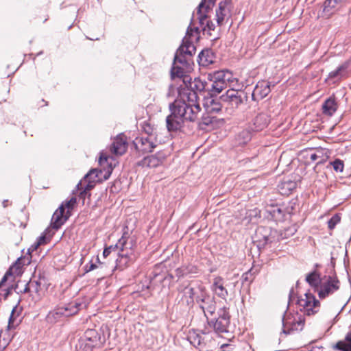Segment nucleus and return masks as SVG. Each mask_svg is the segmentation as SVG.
Returning <instances> with one entry per match:
<instances>
[{
    "label": "nucleus",
    "mask_w": 351,
    "mask_h": 351,
    "mask_svg": "<svg viewBox=\"0 0 351 351\" xmlns=\"http://www.w3.org/2000/svg\"><path fill=\"white\" fill-rule=\"evenodd\" d=\"M230 78L231 73L224 71L208 73L206 82L199 79H195L191 82V78L189 77L186 86L189 84L191 89L183 91L180 97L169 106L171 113L166 119L168 130H178L182 127L184 121H194L197 118L201 108L195 89L199 92L208 90L212 95H216L226 88L228 83L233 82L234 80Z\"/></svg>",
    "instance_id": "obj_1"
},
{
    "label": "nucleus",
    "mask_w": 351,
    "mask_h": 351,
    "mask_svg": "<svg viewBox=\"0 0 351 351\" xmlns=\"http://www.w3.org/2000/svg\"><path fill=\"white\" fill-rule=\"evenodd\" d=\"M306 280L321 299L332 294L340 287V282L336 274L332 272L322 274L315 271L306 276Z\"/></svg>",
    "instance_id": "obj_2"
},
{
    "label": "nucleus",
    "mask_w": 351,
    "mask_h": 351,
    "mask_svg": "<svg viewBox=\"0 0 351 351\" xmlns=\"http://www.w3.org/2000/svg\"><path fill=\"white\" fill-rule=\"evenodd\" d=\"M118 248L117 258L115 268L124 269L128 267L134 260V242L132 239L123 235L117 243Z\"/></svg>",
    "instance_id": "obj_3"
},
{
    "label": "nucleus",
    "mask_w": 351,
    "mask_h": 351,
    "mask_svg": "<svg viewBox=\"0 0 351 351\" xmlns=\"http://www.w3.org/2000/svg\"><path fill=\"white\" fill-rule=\"evenodd\" d=\"M80 304L76 302L69 303L64 306L58 307L50 311L47 315V321L53 324L58 322L62 317H69L76 314Z\"/></svg>",
    "instance_id": "obj_4"
},
{
    "label": "nucleus",
    "mask_w": 351,
    "mask_h": 351,
    "mask_svg": "<svg viewBox=\"0 0 351 351\" xmlns=\"http://www.w3.org/2000/svg\"><path fill=\"white\" fill-rule=\"evenodd\" d=\"M230 80L234 81L228 84L227 87H230V88L226 91V94L221 95V99L233 108H238L243 102L244 98H245V93L234 88V83L237 82V80L233 78L232 75Z\"/></svg>",
    "instance_id": "obj_5"
},
{
    "label": "nucleus",
    "mask_w": 351,
    "mask_h": 351,
    "mask_svg": "<svg viewBox=\"0 0 351 351\" xmlns=\"http://www.w3.org/2000/svg\"><path fill=\"white\" fill-rule=\"evenodd\" d=\"M304 324L302 316L298 313L287 311L282 318L283 332L289 334L292 331L300 330Z\"/></svg>",
    "instance_id": "obj_6"
},
{
    "label": "nucleus",
    "mask_w": 351,
    "mask_h": 351,
    "mask_svg": "<svg viewBox=\"0 0 351 351\" xmlns=\"http://www.w3.org/2000/svg\"><path fill=\"white\" fill-rule=\"evenodd\" d=\"M190 69V63L186 58L180 57L178 55L175 56L171 71L172 78H182L183 82L186 84V81L189 79L186 73Z\"/></svg>",
    "instance_id": "obj_7"
},
{
    "label": "nucleus",
    "mask_w": 351,
    "mask_h": 351,
    "mask_svg": "<svg viewBox=\"0 0 351 351\" xmlns=\"http://www.w3.org/2000/svg\"><path fill=\"white\" fill-rule=\"evenodd\" d=\"M298 304L301 311L307 315L317 313L320 307V303L315 295L311 293H306L298 300Z\"/></svg>",
    "instance_id": "obj_8"
},
{
    "label": "nucleus",
    "mask_w": 351,
    "mask_h": 351,
    "mask_svg": "<svg viewBox=\"0 0 351 351\" xmlns=\"http://www.w3.org/2000/svg\"><path fill=\"white\" fill-rule=\"evenodd\" d=\"M198 37L197 29L193 30L190 28L188 29L186 34L182 40V44L180 47L176 55L180 57L185 58V56H191L195 52V47L193 44V40H196Z\"/></svg>",
    "instance_id": "obj_9"
},
{
    "label": "nucleus",
    "mask_w": 351,
    "mask_h": 351,
    "mask_svg": "<svg viewBox=\"0 0 351 351\" xmlns=\"http://www.w3.org/2000/svg\"><path fill=\"white\" fill-rule=\"evenodd\" d=\"M215 0H203L198 6L197 14L199 15L198 19L199 23L202 26L204 32H208V34H210V32L215 29V24L208 21L206 19V13L211 9L215 3Z\"/></svg>",
    "instance_id": "obj_10"
},
{
    "label": "nucleus",
    "mask_w": 351,
    "mask_h": 351,
    "mask_svg": "<svg viewBox=\"0 0 351 351\" xmlns=\"http://www.w3.org/2000/svg\"><path fill=\"white\" fill-rule=\"evenodd\" d=\"M196 302L204 313L206 317L212 315L215 311V301L206 291L204 287L201 295L196 296Z\"/></svg>",
    "instance_id": "obj_11"
},
{
    "label": "nucleus",
    "mask_w": 351,
    "mask_h": 351,
    "mask_svg": "<svg viewBox=\"0 0 351 351\" xmlns=\"http://www.w3.org/2000/svg\"><path fill=\"white\" fill-rule=\"evenodd\" d=\"M137 149L143 152H152L157 145L156 137L152 134L136 138L134 141Z\"/></svg>",
    "instance_id": "obj_12"
},
{
    "label": "nucleus",
    "mask_w": 351,
    "mask_h": 351,
    "mask_svg": "<svg viewBox=\"0 0 351 351\" xmlns=\"http://www.w3.org/2000/svg\"><path fill=\"white\" fill-rule=\"evenodd\" d=\"M204 287L202 285H196L195 287H185L181 291L182 300L185 301L187 304H192L194 300H196V296L201 295Z\"/></svg>",
    "instance_id": "obj_13"
},
{
    "label": "nucleus",
    "mask_w": 351,
    "mask_h": 351,
    "mask_svg": "<svg viewBox=\"0 0 351 351\" xmlns=\"http://www.w3.org/2000/svg\"><path fill=\"white\" fill-rule=\"evenodd\" d=\"M219 317L213 323L214 330L217 332H227V328L230 323V315L226 308H221L219 311Z\"/></svg>",
    "instance_id": "obj_14"
},
{
    "label": "nucleus",
    "mask_w": 351,
    "mask_h": 351,
    "mask_svg": "<svg viewBox=\"0 0 351 351\" xmlns=\"http://www.w3.org/2000/svg\"><path fill=\"white\" fill-rule=\"evenodd\" d=\"M98 176V172L96 169L90 170L84 178L82 180L77 184L80 190H83L81 193L90 191L95 186L97 182L96 178Z\"/></svg>",
    "instance_id": "obj_15"
},
{
    "label": "nucleus",
    "mask_w": 351,
    "mask_h": 351,
    "mask_svg": "<svg viewBox=\"0 0 351 351\" xmlns=\"http://www.w3.org/2000/svg\"><path fill=\"white\" fill-rule=\"evenodd\" d=\"M166 154L162 152H159L156 154L150 155L147 157H145L140 162V165L143 167H157L162 165L165 158Z\"/></svg>",
    "instance_id": "obj_16"
},
{
    "label": "nucleus",
    "mask_w": 351,
    "mask_h": 351,
    "mask_svg": "<svg viewBox=\"0 0 351 351\" xmlns=\"http://www.w3.org/2000/svg\"><path fill=\"white\" fill-rule=\"evenodd\" d=\"M69 215L64 214V207L62 204L53 213L51 225L53 228L58 229L68 219Z\"/></svg>",
    "instance_id": "obj_17"
},
{
    "label": "nucleus",
    "mask_w": 351,
    "mask_h": 351,
    "mask_svg": "<svg viewBox=\"0 0 351 351\" xmlns=\"http://www.w3.org/2000/svg\"><path fill=\"white\" fill-rule=\"evenodd\" d=\"M211 289L218 297L226 300L228 292L224 286V280L221 277L217 276L214 278Z\"/></svg>",
    "instance_id": "obj_18"
},
{
    "label": "nucleus",
    "mask_w": 351,
    "mask_h": 351,
    "mask_svg": "<svg viewBox=\"0 0 351 351\" xmlns=\"http://www.w3.org/2000/svg\"><path fill=\"white\" fill-rule=\"evenodd\" d=\"M230 14L228 3L226 1H221L219 3V7L216 10V18L218 25H222L225 21L228 19Z\"/></svg>",
    "instance_id": "obj_19"
},
{
    "label": "nucleus",
    "mask_w": 351,
    "mask_h": 351,
    "mask_svg": "<svg viewBox=\"0 0 351 351\" xmlns=\"http://www.w3.org/2000/svg\"><path fill=\"white\" fill-rule=\"evenodd\" d=\"M127 147L128 143L125 137L119 135L114 140L110 150L115 155H122L126 152Z\"/></svg>",
    "instance_id": "obj_20"
},
{
    "label": "nucleus",
    "mask_w": 351,
    "mask_h": 351,
    "mask_svg": "<svg viewBox=\"0 0 351 351\" xmlns=\"http://www.w3.org/2000/svg\"><path fill=\"white\" fill-rule=\"evenodd\" d=\"M337 108L338 105L335 98L329 97L322 104V112L326 115L332 116L337 111Z\"/></svg>",
    "instance_id": "obj_21"
},
{
    "label": "nucleus",
    "mask_w": 351,
    "mask_h": 351,
    "mask_svg": "<svg viewBox=\"0 0 351 351\" xmlns=\"http://www.w3.org/2000/svg\"><path fill=\"white\" fill-rule=\"evenodd\" d=\"M269 122V116L267 114L261 113L257 115L253 121L254 130L260 131L265 128Z\"/></svg>",
    "instance_id": "obj_22"
},
{
    "label": "nucleus",
    "mask_w": 351,
    "mask_h": 351,
    "mask_svg": "<svg viewBox=\"0 0 351 351\" xmlns=\"http://www.w3.org/2000/svg\"><path fill=\"white\" fill-rule=\"evenodd\" d=\"M308 157L311 161L318 160L317 164L324 162L328 158V151L322 148L317 149L315 152H310L308 154Z\"/></svg>",
    "instance_id": "obj_23"
},
{
    "label": "nucleus",
    "mask_w": 351,
    "mask_h": 351,
    "mask_svg": "<svg viewBox=\"0 0 351 351\" xmlns=\"http://www.w3.org/2000/svg\"><path fill=\"white\" fill-rule=\"evenodd\" d=\"M270 84L267 82H259L256 86L253 95L259 96L261 98H264L270 93Z\"/></svg>",
    "instance_id": "obj_24"
},
{
    "label": "nucleus",
    "mask_w": 351,
    "mask_h": 351,
    "mask_svg": "<svg viewBox=\"0 0 351 351\" xmlns=\"http://www.w3.org/2000/svg\"><path fill=\"white\" fill-rule=\"evenodd\" d=\"M82 339L88 341L90 346L95 347L99 342L100 337L95 330L89 329L85 332Z\"/></svg>",
    "instance_id": "obj_25"
},
{
    "label": "nucleus",
    "mask_w": 351,
    "mask_h": 351,
    "mask_svg": "<svg viewBox=\"0 0 351 351\" xmlns=\"http://www.w3.org/2000/svg\"><path fill=\"white\" fill-rule=\"evenodd\" d=\"M333 348L341 351H351V332L346 335L344 340L338 341Z\"/></svg>",
    "instance_id": "obj_26"
},
{
    "label": "nucleus",
    "mask_w": 351,
    "mask_h": 351,
    "mask_svg": "<svg viewBox=\"0 0 351 351\" xmlns=\"http://www.w3.org/2000/svg\"><path fill=\"white\" fill-rule=\"evenodd\" d=\"M295 184L291 181L283 182L279 186V190L282 195H289L291 191L295 188Z\"/></svg>",
    "instance_id": "obj_27"
},
{
    "label": "nucleus",
    "mask_w": 351,
    "mask_h": 351,
    "mask_svg": "<svg viewBox=\"0 0 351 351\" xmlns=\"http://www.w3.org/2000/svg\"><path fill=\"white\" fill-rule=\"evenodd\" d=\"M109 159H112V158L106 156L104 153H101V156H100V158H99V162L101 166H103L104 167H105L106 163L108 165V160ZM112 171V164L110 163L109 165V169H108V172H107L108 175L107 176L105 175V176H104L106 180L109 178Z\"/></svg>",
    "instance_id": "obj_28"
},
{
    "label": "nucleus",
    "mask_w": 351,
    "mask_h": 351,
    "mask_svg": "<svg viewBox=\"0 0 351 351\" xmlns=\"http://www.w3.org/2000/svg\"><path fill=\"white\" fill-rule=\"evenodd\" d=\"M200 63L203 66H206L213 63L212 57L209 51H203L199 55Z\"/></svg>",
    "instance_id": "obj_29"
},
{
    "label": "nucleus",
    "mask_w": 351,
    "mask_h": 351,
    "mask_svg": "<svg viewBox=\"0 0 351 351\" xmlns=\"http://www.w3.org/2000/svg\"><path fill=\"white\" fill-rule=\"evenodd\" d=\"M337 316V311L326 310L322 313V319L330 324H333V320Z\"/></svg>",
    "instance_id": "obj_30"
},
{
    "label": "nucleus",
    "mask_w": 351,
    "mask_h": 351,
    "mask_svg": "<svg viewBox=\"0 0 351 351\" xmlns=\"http://www.w3.org/2000/svg\"><path fill=\"white\" fill-rule=\"evenodd\" d=\"M10 341L11 337L6 330L0 332V350L5 348Z\"/></svg>",
    "instance_id": "obj_31"
},
{
    "label": "nucleus",
    "mask_w": 351,
    "mask_h": 351,
    "mask_svg": "<svg viewBox=\"0 0 351 351\" xmlns=\"http://www.w3.org/2000/svg\"><path fill=\"white\" fill-rule=\"evenodd\" d=\"M335 3V0H326L324 3L323 12H324L326 16L328 17L333 13L332 8H334Z\"/></svg>",
    "instance_id": "obj_32"
},
{
    "label": "nucleus",
    "mask_w": 351,
    "mask_h": 351,
    "mask_svg": "<svg viewBox=\"0 0 351 351\" xmlns=\"http://www.w3.org/2000/svg\"><path fill=\"white\" fill-rule=\"evenodd\" d=\"M93 348V346H90L88 341H84L82 338H80L76 346L77 351H92Z\"/></svg>",
    "instance_id": "obj_33"
},
{
    "label": "nucleus",
    "mask_w": 351,
    "mask_h": 351,
    "mask_svg": "<svg viewBox=\"0 0 351 351\" xmlns=\"http://www.w3.org/2000/svg\"><path fill=\"white\" fill-rule=\"evenodd\" d=\"M188 339L190 343L195 347H197L201 344L202 338L198 334H196L195 332L190 333Z\"/></svg>",
    "instance_id": "obj_34"
},
{
    "label": "nucleus",
    "mask_w": 351,
    "mask_h": 351,
    "mask_svg": "<svg viewBox=\"0 0 351 351\" xmlns=\"http://www.w3.org/2000/svg\"><path fill=\"white\" fill-rule=\"evenodd\" d=\"M348 67V63H345L341 66H339L337 70L330 73L329 76L330 77H337L342 76V71L346 70Z\"/></svg>",
    "instance_id": "obj_35"
},
{
    "label": "nucleus",
    "mask_w": 351,
    "mask_h": 351,
    "mask_svg": "<svg viewBox=\"0 0 351 351\" xmlns=\"http://www.w3.org/2000/svg\"><path fill=\"white\" fill-rule=\"evenodd\" d=\"M341 221V217L339 214H335L328 222V228L332 230L335 226L338 224Z\"/></svg>",
    "instance_id": "obj_36"
},
{
    "label": "nucleus",
    "mask_w": 351,
    "mask_h": 351,
    "mask_svg": "<svg viewBox=\"0 0 351 351\" xmlns=\"http://www.w3.org/2000/svg\"><path fill=\"white\" fill-rule=\"evenodd\" d=\"M330 164L332 166L334 170L337 172H342L343 171L344 165L342 160L336 159Z\"/></svg>",
    "instance_id": "obj_37"
},
{
    "label": "nucleus",
    "mask_w": 351,
    "mask_h": 351,
    "mask_svg": "<svg viewBox=\"0 0 351 351\" xmlns=\"http://www.w3.org/2000/svg\"><path fill=\"white\" fill-rule=\"evenodd\" d=\"M76 204V198L71 197L69 201H66L65 204H62L64 205V209L67 208L66 213L69 215L70 210H72L74 205Z\"/></svg>",
    "instance_id": "obj_38"
},
{
    "label": "nucleus",
    "mask_w": 351,
    "mask_h": 351,
    "mask_svg": "<svg viewBox=\"0 0 351 351\" xmlns=\"http://www.w3.org/2000/svg\"><path fill=\"white\" fill-rule=\"evenodd\" d=\"M119 247H117V243L114 245H110L108 247H106L103 252V256L104 257H107L109 256L112 252L117 253L118 251V248Z\"/></svg>",
    "instance_id": "obj_39"
},
{
    "label": "nucleus",
    "mask_w": 351,
    "mask_h": 351,
    "mask_svg": "<svg viewBox=\"0 0 351 351\" xmlns=\"http://www.w3.org/2000/svg\"><path fill=\"white\" fill-rule=\"evenodd\" d=\"M46 237L45 236H42L39 238L38 242L35 244L34 248L36 249L39 245L44 244L45 243Z\"/></svg>",
    "instance_id": "obj_40"
},
{
    "label": "nucleus",
    "mask_w": 351,
    "mask_h": 351,
    "mask_svg": "<svg viewBox=\"0 0 351 351\" xmlns=\"http://www.w3.org/2000/svg\"><path fill=\"white\" fill-rule=\"evenodd\" d=\"M95 268H97V265L95 263H90L89 267L87 269V271H90L95 269Z\"/></svg>",
    "instance_id": "obj_41"
},
{
    "label": "nucleus",
    "mask_w": 351,
    "mask_h": 351,
    "mask_svg": "<svg viewBox=\"0 0 351 351\" xmlns=\"http://www.w3.org/2000/svg\"><path fill=\"white\" fill-rule=\"evenodd\" d=\"M9 328L14 327V320L12 319V316L10 317L9 319L8 326Z\"/></svg>",
    "instance_id": "obj_42"
},
{
    "label": "nucleus",
    "mask_w": 351,
    "mask_h": 351,
    "mask_svg": "<svg viewBox=\"0 0 351 351\" xmlns=\"http://www.w3.org/2000/svg\"><path fill=\"white\" fill-rule=\"evenodd\" d=\"M7 274L8 273L1 279L0 282V287L2 286V285L7 280Z\"/></svg>",
    "instance_id": "obj_43"
},
{
    "label": "nucleus",
    "mask_w": 351,
    "mask_h": 351,
    "mask_svg": "<svg viewBox=\"0 0 351 351\" xmlns=\"http://www.w3.org/2000/svg\"><path fill=\"white\" fill-rule=\"evenodd\" d=\"M97 261L98 263H100L99 259V258H98V257H97Z\"/></svg>",
    "instance_id": "obj_44"
}]
</instances>
